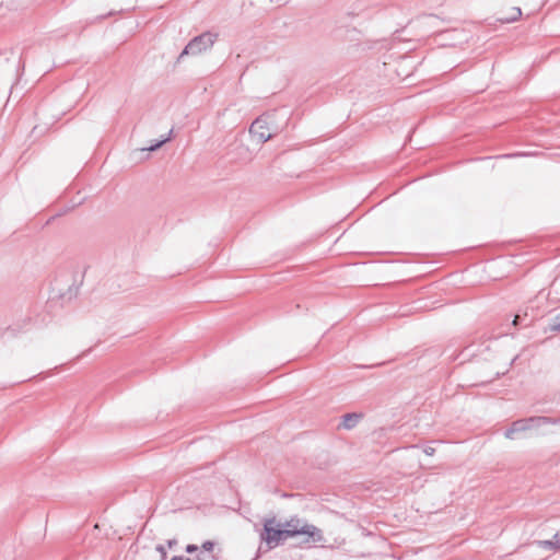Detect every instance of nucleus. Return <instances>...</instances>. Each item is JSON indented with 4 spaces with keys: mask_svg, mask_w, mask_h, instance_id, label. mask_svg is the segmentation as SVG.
Instances as JSON below:
<instances>
[{
    "mask_svg": "<svg viewBox=\"0 0 560 560\" xmlns=\"http://www.w3.org/2000/svg\"><path fill=\"white\" fill-rule=\"evenodd\" d=\"M262 525L260 540L267 544L268 549H273L293 537L292 530H287L285 527H282V523L278 522L276 516L264 518Z\"/></svg>",
    "mask_w": 560,
    "mask_h": 560,
    "instance_id": "1",
    "label": "nucleus"
},
{
    "mask_svg": "<svg viewBox=\"0 0 560 560\" xmlns=\"http://www.w3.org/2000/svg\"><path fill=\"white\" fill-rule=\"evenodd\" d=\"M218 35L211 32H205L194 37L178 56V61L185 56H197L210 49L217 40Z\"/></svg>",
    "mask_w": 560,
    "mask_h": 560,
    "instance_id": "2",
    "label": "nucleus"
},
{
    "mask_svg": "<svg viewBox=\"0 0 560 560\" xmlns=\"http://www.w3.org/2000/svg\"><path fill=\"white\" fill-rule=\"evenodd\" d=\"M293 537L303 536V540L301 545L311 546L313 544H319L325 541L324 533L317 526L303 523L302 527L299 530H292Z\"/></svg>",
    "mask_w": 560,
    "mask_h": 560,
    "instance_id": "3",
    "label": "nucleus"
},
{
    "mask_svg": "<svg viewBox=\"0 0 560 560\" xmlns=\"http://www.w3.org/2000/svg\"><path fill=\"white\" fill-rule=\"evenodd\" d=\"M249 132L261 143H265L272 138V133L269 131L268 121L265 116H259L253 121Z\"/></svg>",
    "mask_w": 560,
    "mask_h": 560,
    "instance_id": "4",
    "label": "nucleus"
},
{
    "mask_svg": "<svg viewBox=\"0 0 560 560\" xmlns=\"http://www.w3.org/2000/svg\"><path fill=\"white\" fill-rule=\"evenodd\" d=\"M525 422L528 427V430L534 428H539L541 425L546 424H560V417L552 418V417H546V416H534L529 418H525Z\"/></svg>",
    "mask_w": 560,
    "mask_h": 560,
    "instance_id": "5",
    "label": "nucleus"
},
{
    "mask_svg": "<svg viewBox=\"0 0 560 560\" xmlns=\"http://www.w3.org/2000/svg\"><path fill=\"white\" fill-rule=\"evenodd\" d=\"M528 427L525 422V419H518L512 422L511 427L505 431L504 435L506 439H514V434L518 432L527 431Z\"/></svg>",
    "mask_w": 560,
    "mask_h": 560,
    "instance_id": "6",
    "label": "nucleus"
},
{
    "mask_svg": "<svg viewBox=\"0 0 560 560\" xmlns=\"http://www.w3.org/2000/svg\"><path fill=\"white\" fill-rule=\"evenodd\" d=\"M361 417L362 416L360 413H355V412L346 413L342 416V421L340 423V427H342L346 430H351L359 423V420L361 419Z\"/></svg>",
    "mask_w": 560,
    "mask_h": 560,
    "instance_id": "7",
    "label": "nucleus"
},
{
    "mask_svg": "<svg viewBox=\"0 0 560 560\" xmlns=\"http://www.w3.org/2000/svg\"><path fill=\"white\" fill-rule=\"evenodd\" d=\"M303 523L306 522L300 518L298 515H294L283 522L282 527H285L287 530H299Z\"/></svg>",
    "mask_w": 560,
    "mask_h": 560,
    "instance_id": "8",
    "label": "nucleus"
},
{
    "mask_svg": "<svg viewBox=\"0 0 560 560\" xmlns=\"http://www.w3.org/2000/svg\"><path fill=\"white\" fill-rule=\"evenodd\" d=\"M522 15V11L520 8L514 7L511 9V12L506 16H502L499 19L502 23H512L516 21Z\"/></svg>",
    "mask_w": 560,
    "mask_h": 560,
    "instance_id": "9",
    "label": "nucleus"
},
{
    "mask_svg": "<svg viewBox=\"0 0 560 560\" xmlns=\"http://www.w3.org/2000/svg\"><path fill=\"white\" fill-rule=\"evenodd\" d=\"M560 533H556L550 540L540 541V545L547 547L549 549L558 550L560 549Z\"/></svg>",
    "mask_w": 560,
    "mask_h": 560,
    "instance_id": "10",
    "label": "nucleus"
},
{
    "mask_svg": "<svg viewBox=\"0 0 560 560\" xmlns=\"http://www.w3.org/2000/svg\"><path fill=\"white\" fill-rule=\"evenodd\" d=\"M78 287L74 284L69 287L68 292L60 295L61 299L70 301L78 295Z\"/></svg>",
    "mask_w": 560,
    "mask_h": 560,
    "instance_id": "11",
    "label": "nucleus"
},
{
    "mask_svg": "<svg viewBox=\"0 0 560 560\" xmlns=\"http://www.w3.org/2000/svg\"><path fill=\"white\" fill-rule=\"evenodd\" d=\"M172 130L170 131L168 136L160 141H158L156 143L150 145L149 148H145L143 149L144 151H155L158 150L159 148H161L165 142L170 141L171 140V136H172Z\"/></svg>",
    "mask_w": 560,
    "mask_h": 560,
    "instance_id": "12",
    "label": "nucleus"
},
{
    "mask_svg": "<svg viewBox=\"0 0 560 560\" xmlns=\"http://www.w3.org/2000/svg\"><path fill=\"white\" fill-rule=\"evenodd\" d=\"M213 548H214V542L211 541V540H206L201 547L199 548L200 551H203L206 553H209V555H213Z\"/></svg>",
    "mask_w": 560,
    "mask_h": 560,
    "instance_id": "13",
    "label": "nucleus"
},
{
    "mask_svg": "<svg viewBox=\"0 0 560 560\" xmlns=\"http://www.w3.org/2000/svg\"><path fill=\"white\" fill-rule=\"evenodd\" d=\"M195 560H217V558L214 555H209L199 550L195 557Z\"/></svg>",
    "mask_w": 560,
    "mask_h": 560,
    "instance_id": "14",
    "label": "nucleus"
},
{
    "mask_svg": "<svg viewBox=\"0 0 560 560\" xmlns=\"http://www.w3.org/2000/svg\"><path fill=\"white\" fill-rule=\"evenodd\" d=\"M551 329L560 331V315H557L553 317L552 324H551Z\"/></svg>",
    "mask_w": 560,
    "mask_h": 560,
    "instance_id": "15",
    "label": "nucleus"
},
{
    "mask_svg": "<svg viewBox=\"0 0 560 560\" xmlns=\"http://www.w3.org/2000/svg\"><path fill=\"white\" fill-rule=\"evenodd\" d=\"M155 550L161 555V559L162 560H165L166 557H167V552H166V549L163 545H158L155 547Z\"/></svg>",
    "mask_w": 560,
    "mask_h": 560,
    "instance_id": "16",
    "label": "nucleus"
},
{
    "mask_svg": "<svg viewBox=\"0 0 560 560\" xmlns=\"http://www.w3.org/2000/svg\"><path fill=\"white\" fill-rule=\"evenodd\" d=\"M185 550L187 553H194V552L199 551V547L197 545L189 544L186 546Z\"/></svg>",
    "mask_w": 560,
    "mask_h": 560,
    "instance_id": "17",
    "label": "nucleus"
},
{
    "mask_svg": "<svg viewBox=\"0 0 560 560\" xmlns=\"http://www.w3.org/2000/svg\"><path fill=\"white\" fill-rule=\"evenodd\" d=\"M423 452H424L428 456H432V455H434V453H435V448H434V447H432V446H427V447L423 450Z\"/></svg>",
    "mask_w": 560,
    "mask_h": 560,
    "instance_id": "18",
    "label": "nucleus"
},
{
    "mask_svg": "<svg viewBox=\"0 0 560 560\" xmlns=\"http://www.w3.org/2000/svg\"><path fill=\"white\" fill-rule=\"evenodd\" d=\"M176 544H177V540H176V539H170V540H167V547H168V548H173Z\"/></svg>",
    "mask_w": 560,
    "mask_h": 560,
    "instance_id": "19",
    "label": "nucleus"
},
{
    "mask_svg": "<svg viewBox=\"0 0 560 560\" xmlns=\"http://www.w3.org/2000/svg\"><path fill=\"white\" fill-rule=\"evenodd\" d=\"M171 560H190L189 558H185L183 556H174Z\"/></svg>",
    "mask_w": 560,
    "mask_h": 560,
    "instance_id": "20",
    "label": "nucleus"
},
{
    "mask_svg": "<svg viewBox=\"0 0 560 560\" xmlns=\"http://www.w3.org/2000/svg\"><path fill=\"white\" fill-rule=\"evenodd\" d=\"M521 155H526L525 153H516V154H508V155H504L505 158H510V156H521Z\"/></svg>",
    "mask_w": 560,
    "mask_h": 560,
    "instance_id": "21",
    "label": "nucleus"
},
{
    "mask_svg": "<svg viewBox=\"0 0 560 560\" xmlns=\"http://www.w3.org/2000/svg\"><path fill=\"white\" fill-rule=\"evenodd\" d=\"M518 320H520V316H518V315H516V316L514 317L513 325H515V326H516V325L518 324Z\"/></svg>",
    "mask_w": 560,
    "mask_h": 560,
    "instance_id": "22",
    "label": "nucleus"
},
{
    "mask_svg": "<svg viewBox=\"0 0 560 560\" xmlns=\"http://www.w3.org/2000/svg\"><path fill=\"white\" fill-rule=\"evenodd\" d=\"M2 60H8V58H7L4 55H0V62H1Z\"/></svg>",
    "mask_w": 560,
    "mask_h": 560,
    "instance_id": "23",
    "label": "nucleus"
},
{
    "mask_svg": "<svg viewBox=\"0 0 560 560\" xmlns=\"http://www.w3.org/2000/svg\"><path fill=\"white\" fill-rule=\"evenodd\" d=\"M23 54L20 55L19 65L22 62Z\"/></svg>",
    "mask_w": 560,
    "mask_h": 560,
    "instance_id": "24",
    "label": "nucleus"
}]
</instances>
